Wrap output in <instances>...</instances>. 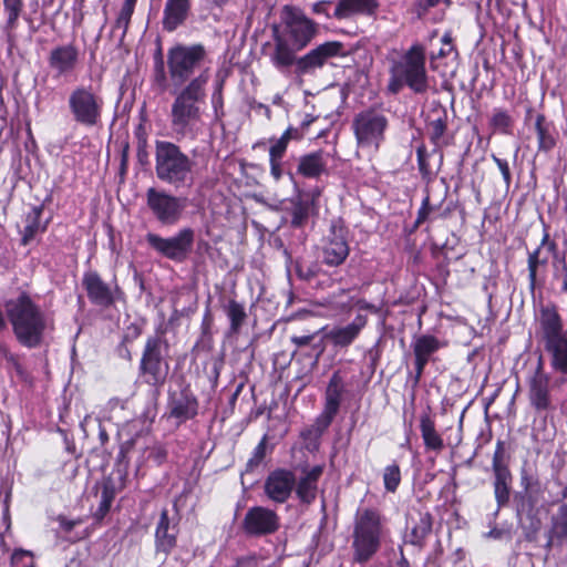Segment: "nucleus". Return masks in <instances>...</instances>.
Masks as SVG:
<instances>
[{"label": "nucleus", "instance_id": "31", "mask_svg": "<svg viewBox=\"0 0 567 567\" xmlns=\"http://www.w3.org/2000/svg\"><path fill=\"white\" fill-rule=\"evenodd\" d=\"M518 526L522 528L525 540L536 542L543 526L540 508L514 507Z\"/></svg>", "mask_w": 567, "mask_h": 567}, {"label": "nucleus", "instance_id": "1", "mask_svg": "<svg viewBox=\"0 0 567 567\" xmlns=\"http://www.w3.org/2000/svg\"><path fill=\"white\" fill-rule=\"evenodd\" d=\"M209 79V69L205 68L187 84L173 86L171 125L181 138L196 140L200 134L202 109L206 104Z\"/></svg>", "mask_w": 567, "mask_h": 567}, {"label": "nucleus", "instance_id": "41", "mask_svg": "<svg viewBox=\"0 0 567 567\" xmlns=\"http://www.w3.org/2000/svg\"><path fill=\"white\" fill-rule=\"evenodd\" d=\"M332 421L333 419L321 413L313 424L301 431L300 435L305 441L307 450L315 451L319 447V440Z\"/></svg>", "mask_w": 567, "mask_h": 567}, {"label": "nucleus", "instance_id": "32", "mask_svg": "<svg viewBox=\"0 0 567 567\" xmlns=\"http://www.w3.org/2000/svg\"><path fill=\"white\" fill-rule=\"evenodd\" d=\"M378 0H338L332 16L343 20L353 16H372L378 9Z\"/></svg>", "mask_w": 567, "mask_h": 567}, {"label": "nucleus", "instance_id": "6", "mask_svg": "<svg viewBox=\"0 0 567 567\" xmlns=\"http://www.w3.org/2000/svg\"><path fill=\"white\" fill-rule=\"evenodd\" d=\"M274 49L277 50V41L284 40L287 48L293 50V54L305 49L316 37L318 25L309 19L301 9L293 6H285L280 13V24L271 28Z\"/></svg>", "mask_w": 567, "mask_h": 567}, {"label": "nucleus", "instance_id": "7", "mask_svg": "<svg viewBox=\"0 0 567 567\" xmlns=\"http://www.w3.org/2000/svg\"><path fill=\"white\" fill-rule=\"evenodd\" d=\"M207 60V50L204 44H182L171 47L166 54L167 82L172 86H183L192 81L196 72H202V66Z\"/></svg>", "mask_w": 567, "mask_h": 567}, {"label": "nucleus", "instance_id": "16", "mask_svg": "<svg viewBox=\"0 0 567 567\" xmlns=\"http://www.w3.org/2000/svg\"><path fill=\"white\" fill-rule=\"evenodd\" d=\"M82 286L89 300L99 307L110 308L118 300H124V292L115 284L113 287L104 282L96 271H87L83 275Z\"/></svg>", "mask_w": 567, "mask_h": 567}, {"label": "nucleus", "instance_id": "27", "mask_svg": "<svg viewBox=\"0 0 567 567\" xmlns=\"http://www.w3.org/2000/svg\"><path fill=\"white\" fill-rule=\"evenodd\" d=\"M368 323L365 315L358 313L352 322L343 327H333L327 331L326 339L337 348H348L359 337L362 329Z\"/></svg>", "mask_w": 567, "mask_h": 567}, {"label": "nucleus", "instance_id": "53", "mask_svg": "<svg viewBox=\"0 0 567 567\" xmlns=\"http://www.w3.org/2000/svg\"><path fill=\"white\" fill-rule=\"evenodd\" d=\"M288 144L289 141L286 138V136L282 135L279 138L275 140L274 144L269 148V158L282 161Z\"/></svg>", "mask_w": 567, "mask_h": 567}, {"label": "nucleus", "instance_id": "51", "mask_svg": "<svg viewBox=\"0 0 567 567\" xmlns=\"http://www.w3.org/2000/svg\"><path fill=\"white\" fill-rule=\"evenodd\" d=\"M441 2L451 3L450 0H415L412 7V12L417 19H423L432 8H435Z\"/></svg>", "mask_w": 567, "mask_h": 567}, {"label": "nucleus", "instance_id": "29", "mask_svg": "<svg viewBox=\"0 0 567 567\" xmlns=\"http://www.w3.org/2000/svg\"><path fill=\"white\" fill-rule=\"evenodd\" d=\"M323 470V465L302 470V475L298 481L296 480L293 488L301 503L309 505L315 502L318 494V482L322 476Z\"/></svg>", "mask_w": 567, "mask_h": 567}, {"label": "nucleus", "instance_id": "13", "mask_svg": "<svg viewBox=\"0 0 567 567\" xmlns=\"http://www.w3.org/2000/svg\"><path fill=\"white\" fill-rule=\"evenodd\" d=\"M187 198L175 196L163 189L150 187L146 205L155 219L163 226H175L183 217Z\"/></svg>", "mask_w": 567, "mask_h": 567}, {"label": "nucleus", "instance_id": "22", "mask_svg": "<svg viewBox=\"0 0 567 567\" xmlns=\"http://www.w3.org/2000/svg\"><path fill=\"white\" fill-rule=\"evenodd\" d=\"M167 408L169 416L181 424L198 414V400L189 386H184L179 391L169 392Z\"/></svg>", "mask_w": 567, "mask_h": 567}, {"label": "nucleus", "instance_id": "36", "mask_svg": "<svg viewBox=\"0 0 567 567\" xmlns=\"http://www.w3.org/2000/svg\"><path fill=\"white\" fill-rule=\"evenodd\" d=\"M411 532L409 543L422 548L425 545L426 537L432 532L433 516L429 512H416V517L411 516Z\"/></svg>", "mask_w": 567, "mask_h": 567}, {"label": "nucleus", "instance_id": "35", "mask_svg": "<svg viewBox=\"0 0 567 567\" xmlns=\"http://www.w3.org/2000/svg\"><path fill=\"white\" fill-rule=\"evenodd\" d=\"M534 128L537 135L538 152H550L556 146L558 136L553 122L548 121L544 114H537Z\"/></svg>", "mask_w": 567, "mask_h": 567}, {"label": "nucleus", "instance_id": "55", "mask_svg": "<svg viewBox=\"0 0 567 567\" xmlns=\"http://www.w3.org/2000/svg\"><path fill=\"white\" fill-rule=\"evenodd\" d=\"M486 538H493L498 540H512L513 538V526L511 524L502 527H494L485 534Z\"/></svg>", "mask_w": 567, "mask_h": 567}, {"label": "nucleus", "instance_id": "43", "mask_svg": "<svg viewBox=\"0 0 567 567\" xmlns=\"http://www.w3.org/2000/svg\"><path fill=\"white\" fill-rule=\"evenodd\" d=\"M437 116L427 124V134L431 143L439 150L445 145L444 134L447 130V114L445 109L433 111Z\"/></svg>", "mask_w": 567, "mask_h": 567}, {"label": "nucleus", "instance_id": "54", "mask_svg": "<svg viewBox=\"0 0 567 567\" xmlns=\"http://www.w3.org/2000/svg\"><path fill=\"white\" fill-rule=\"evenodd\" d=\"M288 144L289 141L286 138V136L282 135L279 138L275 140L274 144L269 148V158L282 161Z\"/></svg>", "mask_w": 567, "mask_h": 567}, {"label": "nucleus", "instance_id": "38", "mask_svg": "<svg viewBox=\"0 0 567 567\" xmlns=\"http://www.w3.org/2000/svg\"><path fill=\"white\" fill-rule=\"evenodd\" d=\"M420 431L426 450L440 453L444 449V441L429 413H423L420 416Z\"/></svg>", "mask_w": 567, "mask_h": 567}, {"label": "nucleus", "instance_id": "56", "mask_svg": "<svg viewBox=\"0 0 567 567\" xmlns=\"http://www.w3.org/2000/svg\"><path fill=\"white\" fill-rule=\"evenodd\" d=\"M134 443H135L134 440H128V441L122 443L120 446V451H118V454L116 457V464L118 467H123L124 471L127 470V466H128L127 455L131 452V450L133 449Z\"/></svg>", "mask_w": 567, "mask_h": 567}, {"label": "nucleus", "instance_id": "50", "mask_svg": "<svg viewBox=\"0 0 567 567\" xmlns=\"http://www.w3.org/2000/svg\"><path fill=\"white\" fill-rule=\"evenodd\" d=\"M267 435H264L258 445L255 447L252 456L248 460L246 464V472L254 471V468L257 467L265 458L267 451Z\"/></svg>", "mask_w": 567, "mask_h": 567}, {"label": "nucleus", "instance_id": "5", "mask_svg": "<svg viewBox=\"0 0 567 567\" xmlns=\"http://www.w3.org/2000/svg\"><path fill=\"white\" fill-rule=\"evenodd\" d=\"M193 167V159L177 144L156 141L155 173L161 182L176 189L190 187L194 183Z\"/></svg>", "mask_w": 567, "mask_h": 567}, {"label": "nucleus", "instance_id": "2", "mask_svg": "<svg viewBox=\"0 0 567 567\" xmlns=\"http://www.w3.org/2000/svg\"><path fill=\"white\" fill-rule=\"evenodd\" d=\"M425 60V48L420 43H414L400 59L393 60L386 92L396 95L408 86L414 94H426L430 83Z\"/></svg>", "mask_w": 567, "mask_h": 567}, {"label": "nucleus", "instance_id": "30", "mask_svg": "<svg viewBox=\"0 0 567 567\" xmlns=\"http://www.w3.org/2000/svg\"><path fill=\"white\" fill-rule=\"evenodd\" d=\"M331 154L323 150L311 152L299 157L297 173L306 178H319L327 174V165Z\"/></svg>", "mask_w": 567, "mask_h": 567}, {"label": "nucleus", "instance_id": "45", "mask_svg": "<svg viewBox=\"0 0 567 567\" xmlns=\"http://www.w3.org/2000/svg\"><path fill=\"white\" fill-rule=\"evenodd\" d=\"M312 199L309 198H299L293 202L291 208V226L295 228H301L308 221L310 215Z\"/></svg>", "mask_w": 567, "mask_h": 567}, {"label": "nucleus", "instance_id": "3", "mask_svg": "<svg viewBox=\"0 0 567 567\" xmlns=\"http://www.w3.org/2000/svg\"><path fill=\"white\" fill-rule=\"evenodd\" d=\"M277 42V50L270 52L269 59L281 73L288 72L291 66H295V72L298 75L313 74L323 68L331 58L346 55L344 45L339 41L319 44L300 58L297 56V53L293 54V50L287 48L284 40Z\"/></svg>", "mask_w": 567, "mask_h": 567}, {"label": "nucleus", "instance_id": "9", "mask_svg": "<svg viewBox=\"0 0 567 567\" xmlns=\"http://www.w3.org/2000/svg\"><path fill=\"white\" fill-rule=\"evenodd\" d=\"M168 352L169 343L164 331L156 332L146 339L138 372L143 382L156 390L165 384L169 373Z\"/></svg>", "mask_w": 567, "mask_h": 567}, {"label": "nucleus", "instance_id": "24", "mask_svg": "<svg viewBox=\"0 0 567 567\" xmlns=\"http://www.w3.org/2000/svg\"><path fill=\"white\" fill-rule=\"evenodd\" d=\"M178 527L177 522L168 515V509L163 508L159 514L155 529V553L163 554L164 559L171 554L177 544Z\"/></svg>", "mask_w": 567, "mask_h": 567}, {"label": "nucleus", "instance_id": "64", "mask_svg": "<svg viewBox=\"0 0 567 567\" xmlns=\"http://www.w3.org/2000/svg\"><path fill=\"white\" fill-rule=\"evenodd\" d=\"M555 277L561 282L560 292L567 293V262L565 258L561 259L560 267L556 268Z\"/></svg>", "mask_w": 567, "mask_h": 567}, {"label": "nucleus", "instance_id": "63", "mask_svg": "<svg viewBox=\"0 0 567 567\" xmlns=\"http://www.w3.org/2000/svg\"><path fill=\"white\" fill-rule=\"evenodd\" d=\"M212 323H213V317L210 315L209 310H206L203 322H202V341H212Z\"/></svg>", "mask_w": 567, "mask_h": 567}, {"label": "nucleus", "instance_id": "33", "mask_svg": "<svg viewBox=\"0 0 567 567\" xmlns=\"http://www.w3.org/2000/svg\"><path fill=\"white\" fill-rule=\"evenodd\" d=\"M344 391L346 386L343 378L339 371L333 372L326 389L324 408L321 413L334 419L339 412Z\"/></svg>", "mask_w": 567, "mask_h": 567}, {"label": "nucleus", "instance_id": "4", "mask_svg": "<svg viewBox=\"0 0 567 567\" xmlns=\"http://www.w3.org/2000/svg\"><path fill=\"white\" fill-rule=\"evenodd\" d=\"M7 316L18 341L28 348L38 347L47 328L45 316L29 295L21 293L6 305Z\"/></svg>", "mask_w": 567, "mask_h": 567}, {"label": "nucleus", "instance_id": "14", "mask_svg": "<svg viewBox=\"0 0 567 567\" xmlns=\"http://www.w3.org/2000/svg\"><path fill=\"white\" fill-rule=\"evenodd\" d=\"M195 231L190 227L179 229L172 237H162L154 233L145 236L147 245L164 258L173 261H184L192 251Z\"/></svg>", "mask_w": 567, "mask_h": 567}, {"label": "nucleus", "instance_id": "34", "mask_svg": "<svg viewBox=\"0 0 567 567\" xmlns=\"http://www.w3.org/2000/svg\"><path fill=\"white\" fill-rule=\"evenodd\" d=\"M416 155L420 174L423 181L429 183L434 178L443 163V153L434 148L433 152L429 154L424 146H420L416 151Z\"/></svg>", "mask_w": 567, "mask_h": 567}, {"label": "nucleus", "instance_id": "48", "mask_svg": "<svg viewBox=\"0 0 567 567\" xmlns=\"http://www.w3.org/2000/svg\"><path fill=\"white\" fill-rule=\"evenodd\" d=\"M383 484L388 493H395L401 484V470L398 463H392L383 470Z\"/></svg>", "mask_w": 567, "mask_h": 567}, {"label": "nucleus", "instance_id": "59", "mask_svg": "<svg viewBox=\"0 0 567 567\" xmlns=\"http://www.w3.org/2000/svg\"><path fill=\"white\" fill-rule=\"evenodd\" d=\"M492 158L495 162V164L497 165V167L503 176L506 189H508L511 186V183H512V174H511V169H509V165H508L507 161L502 159L495 155H492Z\"/></svg>", "mask_w": 567, "mask_h": 567}, {"label": "nucleus", "instance_id": "26", "mask_svg": "<svg viewBox=\"0 0 567 567\" xmlns=\"http://www.w3.org/2000/svg\"><path fill=\"white\" fill-rule=\"evenodd\" d=\"M192 13V0H166L163 9L162 27L174 32L186 23Z\"/></svg>", "mask_w": 567, "mask_h": 567}, {"label": "nucleus", "instance_id": "25", "mask_svg": "<svg viewBox=\"0 0 567 567\" xmlns=\"http://www.w3.org/2000/svg\"><path fill=\"white\" fill-rule=\"evenodd\" d=\"M528 398L530 405L538 413L554 410L549 393V378L540 368H537L533 377L529 379Z\"/></svg>", "mask_w": 567, "mask_h": 567}, {"label": "nucleus", "instance_id": "10", "mask_svg": "<svg viewBox=\"0 0 567 567\" xmlns=\"http://www.w3.org/2000/svg\"><path fill=\"white\" fill-rule=\"evenodd\" d=\"M539 329L545 349L551 354L553 367L567 373V329H563V320L555 306L540 309Z\"/></svg>", "mask_w": 567, "mask_h": 567}, {"label": "nucleus", "instance_id": "12", "mask_svg": "<svg viewBox=\"0 0 567 567\" xmlns=\"http://www.w3.org/2000/svg\"><path fill=\"white\" fill-rule=\"evenodd\" d=\"M388 124L386 116L379 109L370 107L358 113L352 122L358 145L378 150L384 140Z\"/></svg>", "mask_w": 567, "mask_h": 567}, {"label": "nucleus", "instance_id": "44", "mask_svg": "<svg viewBox=\"0 0 567 567\" xmlns=\"http://www.w3.org/2000/svg\"><path fill=\"white\" fill-rule=\"evenodd\" d=\"M3 11L6 13L4 31L11 34L16 31L19 19L24 9L23 0H2Z\"/></svg>", "mask_w": 567, "mask_h": 567}, {"label": "nucleus", "instance_id": "28", "mask_svg": "<svg viewBox=\"0 0 567 567\" xmlns=\"http://www.w3.org/2000/svg\"><path fill=\"white\" fill-rule=\"evenodd\" d=\"M79 62V50L72 44L58 45L53 48L48 56L49 66L58 75L71 73Z\"/></svg>", "mask_w": 567, "mask_h": 567}, {"label": "nucleus", "instance_id": "62", "mask_svg": "<svg viewBox=\"0 0 567 567\" xmlns=\"http://www.w3.org/2000/svg\"><path fill=\"white\" fill-rule=\"evenodd\" d=\"M166 457L167 451L163 445L156 444L150 449L148 458L153 460L157 465L164 463Z\"/></svg>", "mask_w": 567, "mask_h": 567}, {"label": "nucleus", "instance_id": "40", "mask_svg": "<svg viewBox=\"0 0 567 567\" xmlns=\"http://www.w3.org/2000/svg\"><path fill=\"white\" fill-rule=\"evenodd\" d=\"M445 346L446 343L435 336L421 334L414 339L412 349L415 358L429 362L432 355Z\"/></svg>", "mask_w": 567, "mask_h": 567}, {"label": "nucleus", "instance_id": "8", "mask_svg": "<svg viewBox=\"0 0 567 567\" xmlns=\"http://www.w3.org/2000/svg\"><path fill=\"white\" fill-rule=\"evenodd\" d=\"M382 536V517L379 511L364 508L355 516L352 534V559L359 564L369 561L379 550Z\"/></svg>", "mask_w": 567, "mask_h": 567}, {"label": "nucleus", "instance_id": "23", "mask_svg": "<svg viewBox=\"0 0 567 567\" xmlns=\"http://www.w3.org/2000/svg\"><path fill=\"white\" fill-rule=\"evenodd\" d=\"M557 244L549 239V234L544 233L540 244L533 251L528 252L527 269H528V282L529 289L534 292L538 285V274L542 268H546L549 255H556Z\"/></svg>", "mask_w": 567, "mask_h": 567}, {"label": "nucleus", "instance_id": "46", "mask_svg": "<svg viewBox=\"0 0 567 567\" xmlns=\"http://www.w3.org/2000/svg\"><path fill=\"white\" fill-rule=\"evenodd\" d=\"M514 124L512 115L503 109H494L489 125L494 131L502 134H511Z\"/></svg>", "mask_w": 567, "mask_h": 567}, {"label": "nucleus", "instance_id": "18", "mask_svg": "<svg viewBox=\"0 0 567 567\" xmlns=\"http://www.w3.org/2000/svg\"><path fill=\"white\" fill-rule=\"evenodd\" d=\"M520 491L514 495V507L540 508L539 504L544 501L546 484L542 483L536 471L528 466H523L519 473Z\"/></svg>", "mask_w": 567, "mask_h": 567}, {"label": "nucleus", "instance_id": "49", "mask_svg": "<svg viewBox=\"0 0 567 567\" xmlns=\"http://www.w3.org/2000/svg\"><path fill=\"white\" fill-rule=\"evenodd\" d=\"M135 6L128 2L122 4L117 19L114 23V29H122L121 41L125 38L131 18L134 13Z\"/></svg>", "mask_w": 567, "mask_h": 567}, {"label": "nucleus", "instance_id": "61", "mask_svg": "<svg viewBox=\"0 0 567 567\" xmlns=\"http://www.w3.org/2000/svg\"><path fill=\"white\" fill-rule=\"evenodd\" d=\"M381 339H378V341L374 343L373 347H371L367 353L365 358L370 361V367L372 370H374L378 365V362L381 358Z\"/></svg>", "mask_w": 567, "mask_h": 567}, {"label": "nucleus", "instance_id": "42", "mask_svg": "<svg viewBox=\"0 0 567 567\" xmlns=\"http://www.w3.org/2000/svg\"><path fill=\"white\" fill-rule=\"evenodd\" d=\"M322 330L323 329H320L318 331L303 336H292L290 339L297 349H301L305 347L311 348L315 357L313 364L318 363L320 357L326 351V334H322Z\"/></svg>", "mask_w": 567, "mask_h": 567}, {"label": "nucleus", "instance_id": "11", "mask_svg": "<svg viewBox=\"0 0 567 567\" xmlns=\"http://www.w3.org/2000/svg\"><path fill=\"white\" fill-rule=\"evenodd\" d=\"M69 111L75 123L94 127L101 123L104 100L92 85H78L69 94Z\"/></svg>", "mask_w": 567, "mask_h": 567}, {"label": "nucleus", "instance_id": "47", "mask_svg": "<svg viewBox=\"0 0 567 567\" xmlns=\"http://www.w3.org/2000/svg\"><path fill=\"white\" fill-rule=\"evenodd\" d=\"M166 72L162 47L158 45L154 52L153 82L161 90H165L167 87Z\"/></svg>", "mask_w": 567, "mask_h": 567}, {"label": "nucleus", "instance_id": "19", "mask_svg": "<svg viewBox=\"0 0 567 567\" xmlns=\"http://www.w3.org/2000/svg\"><path fill=\"white\" fill-rule=\"evenodd\" d=\"M284 254L286 256L287 269L289 270L290 266L293 265L297 277L311 287L328 289L337 281L333 275L324 270L317 260L305 261L297 259L293 261L291 254L287 249H285Z\"/></svg>", "mask_w": 567, "mask_h": 567}, {"label": "nucleus", "instance_id": "57", "mask_svg": "<svg viewBox=\"0 0 567 567\" xmlns=\"http://www.w3.org/2000/svg\"><path fill=\"white\" fill-rule=\"evenodd\" d=\"M440 208V205L433 206L430 204V196L426 195L425 198L422 202V205L417 212V217L415 220V227H419L422 223L426 220L430 213L434 209Z\"/></svg>", "mask_w": 567, "mask_h": 567}, {"label": "nucleus", "instance_id": "52", "mask_svg": "<svg viewBox=\"0 0 567 567\" xmlns=\"http://www.w3.org/2000/svg\"><path fill=\"white\" fill-rule=\"evenodd\" d=\"M114 499V489L109 486H104L101 493V501L95 513L97 519H102L110 511L112 502Z\"/></svg>", "mask_w": 567, "mask_h": 567}, {"label": "nucleus", "instance_id": "37", "mask_svg": "<svg viewBox=\"0 0 567 567\" xmlns=\"http://www.w3.org/2000/svg\"><path fill=\"white\" fill-rule=\"evenodd\" d=\"M223 310L229 320V327L226 332L227 337L237 336L248 319L245 305L236 299H228L223 306Z\"/></svg>", "mask_w": 567, "mask_h": 567}, {"label": "nucleus", "instance_id": "39", "mask_svg": "<svg viewBox=\"0 0 567 567\" xmlns=\"http://www.w3.org/2000/svg\"><path fill=\"white\" fill-rule=\"evenodd\" d=\"M44 204L33 206L25 215L24 228L22 231V244L28 245L39 233L47 230L49 221L41 223Z\"/></svg>", "mask_w": 567, "mask_h": 567}, {"label": "nucleus", "instance_id": "60", "mask_svg": "<svg viewBox=\"0 0 567 567\" xmlns=\"http://www.w3.org/2000/svg\"><path fill=\"white\" fill-rule=\"evenodd\" d=\"M429 362L414 357V374L410 377L412 388L416 389L420 384L421 378L424 373V369Z\"/></svg>", "mask_w": 567, "mask_h": 567}, {"label": "nucleus", "instance_id": "20", "mask_svg": "<svg viewBox=\"0 0 567 567\" xmlns=\"http://www.w3.org/2000/svg\"><path fill=\"white\" fill-rule=\"evenodd\" d=\"M349 254L347 230L342 226L332 224L322 241V262L329 267H339L347 260Z\"/></svg>", "mask_w": 567, "mask_h": 567}, {"label": "nucleus", "instance_id": "21", "mask_svg": "<svg viewBox=\"0 0 567 567\" xmlns=\"http://www.w3.org/2000/svg\"><path fill=\"white\" fill-rule=\"evenodd\" d=\"M296 485V475L292 471L277 468L270 472L265 481V494L272 502L282 504L288 501Z\"/></svg>", "mask_w": 567, "mask_h": 567}, {"label": "nucleus", "instance_id": "17", "mask_svg": "<svg viewBox=\"0 0 567 567\" xmlns=\"http://www.w3.org/2000/svg\"><path fill=\"white\" fill-rule=\"evenodd\" d=\"M280 518L276 512L264 506L249 508L241 522V529L248 537H261L276 533Z\"/></svg>", "mask_w": 567, "mask_h": 567}, {"label": "nucleus", "instance_id": "15", "mask_svg": "<svg viewBox=\"0 0 567 567\" xmlns=\"http://www.w3.org/2000/svg\"><path fill=\"white\" fill-rule=\"evenodd\" d=\"M493 488L497 508L505 507L511 498L513 475L509 470V455L505 442L498 440L492 458Z\"/></svg>", "mask_w": 567, "mask_h": 567}, {"label": "nucleus", "instance_id": "58", "mask_svg": "<svg viewBox=\"0 0 567 567\" xmlns=\"http://www.w3.org/2000/svg\"><path fill=\"white\" fill-rule=\"evenodd\" d=\"M223 83L218 85L216 91L212 96V104L215 113V118L220 120L224 116L223 111V94H221Z\"/></svg>", "mask_w": 567, "mask_h": 567}]
</instances>
